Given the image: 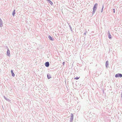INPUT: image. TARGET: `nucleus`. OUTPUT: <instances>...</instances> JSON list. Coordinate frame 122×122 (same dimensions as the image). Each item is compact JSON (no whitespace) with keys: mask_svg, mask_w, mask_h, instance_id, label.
Here are the masks:
<instances>
[{"mask_svg":"<svg viewBox=\"0 0 122 122\" xmlns=\"http://www.w3.org/2000/svg\"><path fill=\"white\" fill-rule=\"evenodd\" d=\"M65 62H63V65H64L65 64Z\"/></svg>","mask_w":122,"mask_h":122,"instance_id":"obj_19","label":"nucleus"},{"mask_svg":"<svg viewBox=\"0 0 122 122\" xmlns=\"http://www.w3.org/2000/svg\"><path fill=\"white\" fill-rule=\"evenodd\" d=\"M104 5H102V10H101V12H102L103 11V7H104Z\"/></svg>","mask_w":122,"mask_h":122,"instance_id":"obj_14","label":"nucleus"},{"mask_svg":"<svg viewBox=\"0 0 122 122\" xmlns=\"http://www.w3.org/2000/svg\"><path fill=\"white\" fill-rule=\"evenodd\" d=\"M108 34H110V31L109 30H108Z\"/></svg>","mask_w":122,"mask_h":122,"instance_id":"obj_17","label":"nucleus"},{"mask_svg":"<svg viewBox=\"0 0 122 122\" xmlns=\"http://www.w3.org/2000/svg\"><path fill=\"white\" fill-rule=\"evenodd\" d=\"M11 72L12 76H15V75L14 73L13 72V71L12 70H11Z\"/></svg>","mask_w":122,"mask_h":122,"instance_id":"obj_8","label":"nucleus"},{"mask_svg":"<svg viewBox=\"0 0 122 122\" xmlns=\"http://www.w3.org/2000/svg\"><path fill=\"white\" fill-rule=\"evenodd\" d=\"M108 61H106V68H107L108 67Z\"/></svg>","mask_w":122,"mask_h":122,"instance_id":"obj_6","label":"nucleus"},{"mask_svg":"<svg viewBox=\"0 0 122 122\" xmlns=\"http://www.w3.org/2000/svg\"><path fill=\"white\" fill-rule=\"evenodd\" d=\"M48 38L51 41H53L54 40V39L52 37H51L50 35L49 36Z\"/></svg>","mask_w":122,"mask_h":122,"instance_id":"obj_4","label":"nucleus"},{"mask_svg":"<svg viewBox=\"0 0 122 122\" xmlns=\"http://www.w3.org/2000/svg\"><path fill=\"white\" fill-rule=\"evenodd\" d=\"M48 1V2L51 4V5H52L53 4L52 2L50 0H46Z\"/></svg>","mask_w":122,"mask_h":122,"instance_id":"obj_10","label":"nucleus"},{"mask_svg":"<svg viewBox=\"0 0 122 122\" xmlns=\"http://www.w3.org/2000/svg\"><path fill=\"white\" fill-rule=\"evenodd\" d=\"M113 10H114V11H113L114 13L115 12V9H113Z\"/></svg>","mask_w":122,"mask_h":122,"instance_id":"obj_21","label":"nucleus"},{"mask_svg":"<svg viewBox=\"0 0 122 122\" xmlns=\"http://www.w3.org/2000/svg\"><path fill=\"white\" fill-rule=\"evenodd\" d=\"M47 77L48 79H49L51 78V76L49 74H47Z\"/></svg>","mask_w":122,"mask_h":122,"instance_id":"obj_7","label":"nucleus"},{"mask_svg":"<svg viewBox=\"0 0 122 122\" xmlns=\"http://www.w3.org/2000/svg\"><path fill=\"white\" fill-rule=\"evenodd\" d=\"M79 78V77H75L74 78V79L76 80H77V79H78Z\"/></svg>","mask_w":122,"mask_h":122,"instance_id":"obj_15","label":"nucleus"},{"mask_svg":"<svg viewBox=\"0 0 122 122\" xmlns=\"http://www.w3.org/2000/svg\"><path fill=\"white\" fill-rule=\"evenodd\" d=\"M73 116H72V117H71V118H70V122H71L73 121Z\"/></svg>","mask_w":122,"mask_h":122,"instance_id":"obj_11","label":"nucleus"},{"mask_svg":"<svg viewBox=\"0 0 122 122\" xmlns=\"http://www.w3.org/2000/svg\"><path fill=\"white\" fill-rule=\"evenodd\" d=\"M87 33V31H86V32H85V33H84V35H86V33Z\"/></svg>","mask_w":122,"mask_h":122,"instance_id":"obj_18","label":"nucleus"},{"mask_svg":"<svg viewBox=\"0 0 122 122\" xmlns=\"http://www.w3.org/2000/svg\"><path fill=\"white\" fill-rule=\"evenodd\" d=\"M15 10H14L13 13H12V15H13L14 16L15 15Z\"/></svg>","mask_w":122,"mask_h":122,"instance_id":"obj_12","label":"nucleus"},{"mask_svg":"<svg viewBox=\"0 0 122 122\" xmlns=\"http://www.w3.org/2000/svg\"><path fill=\"white\" fill-rule=\"evenodd\" d=\"M98 4L97 3H96L94 5L93 9V11L92 12V15H93L95 12L96 10Z\"/></svg>","mask_w":122,"mask_h":122,"instance_id":"obj_1","label":"nucleus"},{"mask_svg":"<svg viewBox=\"0 0 122 122\" xmlns=\"http://www.w3.org/2000/svg\"><path fill=\"white\" fill-rule=\"evenodd\" d=\"M108 37L109 39H112L111 36L110 34H108Z\"/></svg>","mask_w":122,"mask_h":122,"instance_id":"obj_13","label":"nucleus"},{"mask_svg":"<svg viewBox=\"0 0 122 122\" xmlns=\"http://www.w3.org/2000/svg\"><path fill=\"white\" fill-rule=\"evenodd\" d=\"M71 117H72V116H73V115L72 113H71Z\"/></svg>","mask_w":122,"mask_h":122,"instance_id":"obj_20","label":"nucleus"},{"mask_svg":"<svg viewBox=\"0 0 122 122\" xmlns=\"http://www.w3.org/2000/svg\"><path fill=\"white\" fill-rule=\"evenodd\" d=\"M45 66L46 67H48L49 66V63L48 62H46L45 63Z\"/></svg>","mask_w":122,"mask_h":122,"instance_id":"obj_5","label":"nucleus"},{"mask_svg":"<svg viewBox=\"0 0 122 122\" xmlns=\"http://www.w3.org/2000/svg\"><path fill=\"white\" fill-rule=\"evenodd\" d=\"M7 55L9 56H10V51L8 49H7Z\"/></svg>","mask_w":122,"mask_h":122,"instance_id":"obj_3","label":"nucleus"},{"mask_svg":"<svg viewBox=\"0 0 122 122\" xmlns=\"http://www.w3.org/2000/svg\"><path fill=\"white\" fill-rule=\"evenodd\" d=\"M4 98L6 100V101L8 102H9L10 101V100L9 99L5 97V96H4Z\"/></svg>","mask_w":122,"mask_h":122,"instance_id":"obj_9","label":"nucleus"},{"mask_svg":"<svg viewBox=\"0 0 122 122\" xmlns=\"http://www.w3.org/2000/svg\"><path fill=\"white\" fill-rule=\"evenodd\" d=\"M69 26L70 27V29L71 30V31L72 30V28H71V26L70 25H69Z\"/></svg>","mask_w":122,"mask_h":122,"instance_id":"obj_16","label":"nucleus"},{"mask_svg":"<svg viewBox=\"0 0 122 122\" xmlns=\"http://www.w3.org/2000/svg\"><path fill=\"white\" fill-rule=\"evenodd\" d=\"M115 77H122V74L120 73H118L115 75Z\"/></svg>","mask_w":122,"mask_h":122,"instance_id":"obj_2","label":"nucleus"}]
</instances>
